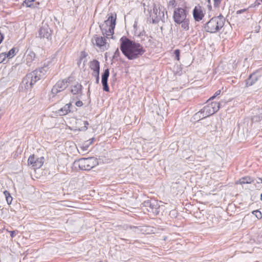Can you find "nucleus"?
I'll return each mask as SVG.
<instances>
[{"label": "nucleus", "instance_id": "c85d7f7f", "mask_svg": "<svg viewBox=\"0 0 262 262\" xmlns=\"http://www.w3.org/2000/svg\"><path fill=\"white\" fill-rule=\"evenodd\" d=\"M87 56H88V54L85 51H81L80 53V59L82 60L84 58H85Z\"/></svg>", "mask_w": 262, "mask_h": 262}, {"label": "nucleus", "instance_id": "f3484780", "mask_svg": "<svg viewBox=\"0 0 262 262\" xmlns=\"http://www.w3.org/2000/svg\"><path fill=\"white\" fill-rule=\"evenodd\" d=\"M23 4L27 7L32 8H36L40 5V3L36 0H25Z\"/></svg>", "mask_w": 262, "mask_h": 262}, {"label": "nucleus", "instance_id": "a211bd4d", "mask_svg": "<svg viewBox=\"0 0 262 262\" xmlns=\"http://www.w3.org/2000/svg\"><path fill=\"white\" fill-rule=\"evenodd\" d=\"M259 77L255 75L254 73L250 75L248 79L246 81V86H250L254 84L258 79Z\"/></svg>", "mask_w": 262, "mask_h": 262}, {"label": "nucleus", "instance_id": "393cba45", "mask_svg": "<svg viewBox=\"0 0 262 262\" xmlns=\"http://www.w3.org/2000/svg\"><path fill=\"white\" fill-rule=\"evenodd\" d=\"M213 6L215 9H219L222 0H213Z\"/></svg>", "mask_w": 262, "mask_h": 262}, {"label": "nucleus", "instance_id": "bb28decb", "mask_svg": "<svg viewBox=\"0 0 262 262\" xmlns=\"http://www.w3.org/2000/svg\"><path fill=\"white\" fill-rule=\"evenodd\" d=\"M174 54L176 56V59L177 60H180V50L179 49H177L174 51Z\"/></svg>", "mask_w": 262, "mask_h": 262}, {"label": "nucleus", "instance_id": "6e6552de", "mask_svg": "<svg viewBox=\"0 0 262 262\" xmlns=\"http://www.w3.org/2000/svg\"><path fill=\"white\" fill-rule=\"evenodd\" d=\"M95 141V138H92L86 141L82 142L79 144V152L83 155L88 153L90 151V146L94 143Z\"/></svg>", "mask_w": 262, "mask_h": 262}, {"label": "nucleus", "instance_id": "473e14b6", "mask_svg": "<svg viewBox=\"0 0 262 262\" xmlns=\"http://www.w3.org/2000/svg\"><path fill=\"white\" fill-rule=\"evenodd\" d=\"M10 236L12 238L14 237L15 236V231H10Z\"/></svg>", "mask_w": 262, "mask_h": 262}, {"label": "nucleus", "instance_id": "2eb2a0df", "mask_svg": "<svg viewBox=\"0 0 262 262\" xmlns=\"http://www.w3.org/2000/svg\"><path fill=\"white\" fill-rule=\"evenodd\" d=\"M201 114H203L204 117L210 116L215 113L214 110L211 108L210 105H208L204 106L200 111Z\"/></svg>", "mask_w": 262, "mask_h": 262}, {"label": "nucleus", "instance_id": "dca6fc26", "mask_svg": "<svg viewBox=\"0 0 262 262\" xmlns=\"http://www.w3.org/2000/svg\"><path fill=\"white\" fill-rule=\"evenodd\" d=\"M72 107V103H69L66 104L63 107L61 108L58 111V113L60 116H64L68 114L71 112V108Z\"/></svg>", "mask_w": 262, "mask_h": 262}, {"label": "nucleus", "instance_id": "39448f33", "mask_svg": "<svg viewBox=\"0 0 262 262\" xmlns=\"http://www.w3.org/2000/svg\"><path fill=\"white\" fill-rule=\"evenodd\" d=\"M116 19L117 14L116 13H113L111 14L107 19L105 21L106 28H103L102 30L106 36H112L114 34Z\"/></svg>", "mask_w": 262, "mask_h": 262}, {"label": "nucleus", "instance_id": "5701e85b", "mask_svg": "<svg viewBox=\"0 0 262 262\" xmlns=\"http://www.w3.org/2000/svg\"><path fill=\"white\" fill-rule=\"evenodd\" d=\"M211 107V108H212L214 110V112L216 113L219 111L220 107V104L218 102H212L210 104H209Z\"/></svg>", "mask_w": 262, "mask_h": 262}, {"label": "nucleus", "instance_id": "7ed1b4c3", "mask_svg": "<svg viewBox=\"0 0 262 262\" xmlns=\"http://www.w3.org/2000/svg\"><path fill=\"white\" fill-rule=\"evenodd\" d=\"M80 169L82 170H90L99 164V161L97 158L90 157L88 158H81L77 162Z\"/></svg>", "mask_w": 262, "mask_h": 262}, {"label": "nucleus", "instance_id": "4468645a", "mask_svg": "<svg viewBox=\"0 0 262 262\" xmlns=\"http://www.w3.org/2000/svg\"><path fill=\"white\" fill-rule=\"evenodd\" d=\"M254 182L253 179L250 176H247L240 178L238 181L235 182L236 185H244L251 184Z\"/></svg>", "mask_w": 262, "mask_h": 262}, {"label": "nucleus", "instance_id": "9d476101", "mask_svg": "<svg viewBox=\"0 0 262 262\" xmlns=\"http://www.w3.org/2000/svg\"><path fill=\"white\" fill-rule=\"evenodd\" d=\"M192 14L195 21H201L203 19L205 15L203 8L199 5L195 6L193 10Z\"/></svg>", "mask_w": 262, "mask_h": 262}, {"label": "nucleus", "instance_id": "c756f323", "mask_svg": "<svg viewBox=\"0 0 262 262\" xmlns=\"http://www.w3.org/2000/svg\"><path fill=\"white\" fill-rule=\"evenodd\" d=\"M45 29L43 28H41L40 29L39 34L41 36H42L43 37H45L46 36L47 37V34H45Z\"/></svg>", "mask_w": 262, "mask_h": 262}, {"label": "nucleus", "instance_id": "a878e982", "mask_svg": "<svg viewBox=\"0 0 262 262\" xmlns=\"http://www.w3.org/2000/svg\"><path fill=\"white\" fill-rule=\"evenodd\" d=\"M7 58L6 52L0 53V63L4 62Z\"/></svg>", "mask_w": 262, "mask_h": 262}, {"label": "nucleus", "instance_id": "f8f14e48", "mask_svg": "<svg viewBox=\"0 0 262 262\" xmlns=\"http://www.w3.org/2000/svg\"><path fill=\"white\" fill-rule=\"evenodd\" d=\"M178 25L181 31L186 32L189 31L190 26V21L189 18L184 20L180 21L175 24Z\"/></svg>", "mask_w": 262, "mask_h": 262}, {"label": "nucleus", "instance_id": "423d86ee", "mask_svg": "<svg viewBox=\"0 0 262 262\" xmlns=\"http://www.w3.org/2000/svg\"><path fill=\"white\" fill-rule=\"evenodd\" d=\"M172 18L174 23L186 19L189 17L188 12L186 8L178 7L173 11Z\"/></svg>", "mask_w": 262, "mask_h": 262}, {"label": "nucleus", "instance_id": "1a4fd4ad", "mask_svg": "<svg viewBox=\"0 0 262 262\" xmlns=\"http://www.w3.org/2000/svg\"><path fill=\"white\" fill-rule=\"evenodd\" d=\"M89 67L93 71V75L96 78V82L98 83L99 81V62L96 59H94L90 61Z\"/></svg>", "mask_w": 262, "mask_h": 262}, {"label": "nucleus", "instance_id": "412c9836", "mask_svg": "<svg viewBox=\"0 0 262 262\" xmlns=\"http://www.w3.org/2000/svg\"><path fill=\"white\" fill-rule=\"evenodd\" d=\"M40 79V74L39 73L38 74L37 72H33L30 84L31 85L34 84L37 81L39 80Z\"/></svg>", "mask_w": 262, "mask_h": 262}, {"label": "nucleus", "instance_id": "20e7f679", "mask_svg": "<svg viewBox=\"0 0 262 262\" xmlns=\"http://www.w3.org/2000/svg\"><path fill=\"white\" fill-rule=\"evenodd\" d=\"M75 78L72 75L64 79L58 80L53 86L52 90V93L54 94H57L58 93L63 91L68 87L69 85L72 84Z\"/></svg>", "mask_w": 262, "mask_h": 262}, {"label": "nucleus", "instance_id": "2f4dec72", "mask_svg": "<svg viewBox=\"0 0 262 262\" xmlns=\"http://www.w3.org/2000/svg\"><path fill=\"white\" fill-rule=\"evenodd\" d=\"M246 10H247L246 9H241V10H238L236 11V14H241L242 13L245 12Z\"/></svg>", "mask_w": 262, "mask_h": 262}, {"label": "nucleus", "instance_id": "72a5a7b5", "mask_svg": "<svg viewBox=\"0 0 262 262\" xmlns=\"http://www.w3.org/2000/svg\"><path fill=\"white\" fill-rule=\"evenodd\" d=\"M262 3V0H256L255 2V5H259Z\"/></svg>", "mask_w": 262, "mask_h": 262}, {"label": "nucleus", "instance_id": "f03ea898", "mask_svg": "<svg viewBox=\"0 0 262 262\" xmlns=\"http://www.w3.org/2000/svg\"><path fill=\"white\" fill-rule=\"evenodd\" d=\"M224 18L220 13L219 16L210 19L205 26V30L210 33L219 31L224 25Z\"/></svg>", "mask_w": 262, "mask_h": 262}, {"label": "nucleus", "instance_id": "4be33fe9", "mask_svg": "<svg viewBox=\"0 0 262 262\" xmlns=\"http://www.w3.org/2000/svg\"><path fill=\"white\" fill-rule=\"evenodd\" d=\"M4 194L6 197V201L8 205H10L12 201V197L11 196L10 193L7 190H5L4 192Z\"/></svg>", "mask_w": 262, "mask_h": 262}, {"label": "nucleus", "instance_id": "aec40b11", "mask_svg": "<svg viewBox=\"0 0 262 262\" xmlns=\"http://www.w3.org/2000/svg\"><path fill=\"white\" fill-rule=\"evenodd\" d=\"M18 51V49L16 48H13L8 53H6L7 58L8 59L13 58Z\"/></svg>", "mask_w": 262, "mask_h": 262}, {"label": "nucleus", "instance_id": "ddd939ff", "mask_svg": "<svg viewBox=\"0 0 262 262\" xmlns=\"http://www.w3.org/2000/svg\"><path fill=\"white\" fill-rule=\"evenodd\" d=\"M110 75V71L108 69L104 70L103 74L102 75V84L103 85V90L106 92H109L110 89L107 84V80Z\"/></svg>", "mask_w": 262, "mask_h": 262}, {"label": "nucleus", "instance_id": "7c9ffc66", "mask_svg": "<svg viewBox=\"0 0 262 262\" xmlns=\"http://www.w3.org/2000/svg\"><path fill=\"white\" fill-rule=\"evenodd\" d=\"M83 102L80 100H78V101H76L75 103V105L77 107H81L83 105Z\"/></svg>", "mask_w": 262, "mask_h": 262}, {"label": "nucleus", "instance_id": "c9c22d12", "mask_svg": "<svg viewBox=\"0 0 262 262\" xmlns=\"http://www.w3.org/2000/svg\"><path fill=\"white\" fill-rule=\"evenodd\" d=\"M260 200L262 201V194L260 195Z\"/></svg>", "mask_w": 262, "mask_h": 262}, {"label": "nucleus", "instance_id": "f257e3e1", "mask_svg": "<svg viewBox=\"0 0 262 262\" xmlns=\"http://www.w3.org/2000/svg\"><path fill=\"white\" fill-rule=\"evenodd\" d=\"M120 41V50L129 59H136L145 52L143 47L140 43L133 41L126 37H122Z\"/></svg>", "mask_w": 262, "mask_h": 262}, {"label": "nucleus", "instance_id": "6ab92c4d", "mask_svg": "<svg viewBox=\"0 0 262 262\" xmlns=\"http://www.w3.org/2000/svg\"><path fill=\"white\" fill-rule=\"evenodd\" d=\"M81 90V85L78 82H76L75 84L73 85L71 87V92L73 94H78Z\"/></svg>", "mask_w": 262, "mask_h": 262}, {"label": "nucleus", "instance_id": "b1692460", "mask_svg": "<svg viewBox=\"0 0 262 262\" xmlns=\"http://www.w3.org/2000/svg\"><path fill=\"white\" fill-rule=\"evenodd\" d=\"M252 213L254 214L258 220L262 219V213L259 210H255L252 212Z\"/></svg>", "mask_w": 262, "mask_h": 262}, {"label": "nucleus", "instance_id": "f704fd0d", "mask_svg": "<svg viewBox=\"0 0 262 262\" xmlns=\"http://www.w3.org/2000/svg\"><path fill=\"white\" fill-rule=\"evenodd\" d=\"M170 3H171L172 5H174L176 1L174 0H172L170 2Z\"/></svg>", "mask_w": 262, "mask_h": 262}, {"label": "nucleus", "instance_id": "0eeeda50", "mask_svg": "<svg viewBox=\"0 0 262 262\" xmlns=\"http://www.w3.org/2000/svg\"><path fill=\"white\" fill-rule=\"evenodd\" d=\"M44 162L43 157L37 158L34 154H32L28 158V165L31 166L33 169H37L42 166Z\"/></svg>", "mask_w": 262, "mask_h": 262}, {"label": "nucleus", "instance_id": "cd10ccee", "mask_svg": "<svg viewBox=\"0 0 262 262\" xmlns=\"http://www.w3.org/2000/svg\"><path fill=\"white\" fill-rule=\"evenodd\" d=\"M221 91L220 90H217L214 93V94L209 99V100L214 99L216 97H217V96L220 95L221 94Z\"/></svg>", "mask_w": 262, "mask_h": 262}, {"label": "nucleus", "instance_id": "9b49d317", "mask_svg": "<svg viewBox=\"0 0 262 262\" xmlns=\"http://www.w3.org/2000/svg\"><path fill=\"white\" fill-rule=\"evenodd\" d=\"M92 42L94 45H96L99 48L104 47L106 43V39L105 37L95 35L94 36Z\"/></svg>", "mask_w": 262, "mask_h": 262}]
</instances>
